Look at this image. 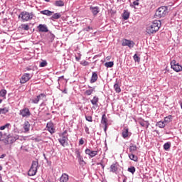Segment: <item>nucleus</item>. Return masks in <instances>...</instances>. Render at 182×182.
Instances as JSON below:
<instances>
[{"mask_svg": "<svg viewBox=\"0 0 182 182\" xmlns=\"http://www.w3.org/2000/svg\"><path fill=\"white\" fill-rule=\"evenodd\" d=\"M161 27V21L160 20H154L151 24L146 27V32L149 35L156 33Z\"/></svg>", "mask_w": 182, "mask_h": 182, "instance_id": "nucleus-1", "label": "nucleus"}, {"mask_svg": "<svg viewBox=\"0 0 182 182\" xmlns=\"http://www.w3.org/2000/svg\"><path fill=\"white\" fill-rule=\"evenodd\" d=\"M33 16V12L23 11L20 14L18 18H21L23 22H28V21H32Z\"/></svg>", "mask_w": 182, "mask_h": 182, "instance_id": "nucleus-2", "label": "nucleus"}, {"mask_svg": "<svg viewBox=\"0 0 182 182\" xmlns=\"http://www.w3.org/2000/svg\"><path fill=\"white\" fill-rule=\"evenodd\" d=\"M60 139H58V141L60 144L63 146V147H66L68 146V131H64L63 133L59 134Z\"/></svg>", "mask_w": 182, "mask_h": 182, "instance_id": "nucleus-3", "label": "nucleus"}, {"mask_svg": "<svg viewBox=\"0 0 182 182\" xmlns=\"http://www.w3.org/2000/svg\"><path fill=\"white\" fill-rule=\"evenodd\" d=\"M39 166V163L36 161H33L31 166L28 171V176L32 177L33 176H36V173H38V167Z\"/></svg>", "mask_w": 182, "mask_h": 182, "instance_id": "nucleus-4", "label": "nucleus"}, {"mask_svg": "<svg viewBox=\"0 0 182 182\" xmlns=\"http://www.w3.org/2000/svg\"><path fill=\"white\" fill-rule=\"evenodd\" d=\"M168 8L167 6L159 7L156 11V16L158 18H164L167 15Z\"/></svg>", "mask_w": 182, "mask_h": 182, "instance_id": "nucleus-5", "label": "nucleus"}, {"mask_svg": "<svg viewBox=\"0 0 182 182\" xmlns=\"http://www.w3.org/2000/svg\"><path fill=\"white\" fill-rule=\"evenodd\" d=\"M43 99H46V95L41 93L36 97H34L30 100V102L33 105H38L40 100H43Z\"/></svg>", "mask_w": 182, "mask_h": 182, "instance_id": "nucleus-6", "label": "nucleus"}, {"mask_svg": "<svg viewBox=\"0 0 182 182\" xmlns=\"http://www.w3.org/2000/svg\"><path fill=\"white\" fill-rule=\"evenodd\" d=\"M171 68L175 72H181L182 70V66L180 64H178V63H176V60H173L171 62Z\"/></svg>", "mask_w": 182, "mask_h": 182, "instance_id": "nucleus-7", "label": "nucleus"}, {"mask_svg": "<svg viewBox=\"0 0 182 182\" xmlns=\"http://www.w3.org/2000/svg\"><path fill=\"white\" fill-rule=\"evenodd\" d=\"M31 111L29 110L28 108H23L19 111V115L21 116L22 117H26V119H28V117H31Z\"/></svg>", "mask_w": 182, "mask_h": 182, "instance_id": "nucleus-8", "label": "nucleus"}, {"mask_svg": "<svg viewBox=\"0 0 182 182\" xmlns=\"http://www.w3.org/2000/svg\"><path fill=\"white\" fill-rule=\"evenodd\" d=\"M85 154L91 157V159H93V157H95V156H97V154L99 153V151H92L90 149L87 148L85 151Z\"/></svg>", "mask_w": 182, "mask_h": 182, "instance_id": "nucleus-9", "label": "nucleus"}, {"mask_svg": "<svg viewBox=\"0 0 182 182\" xmlns=\"http://www.w3.org/2000/svg\"><path fill=\"white\" fill-rule=\"evenodd\" d=\"M122 46H128L130 49L134 48V43L130 40L124 39L122 43Z\"/></svg>", "mask_w": 182, "mask_h": 182, "instance_id": "nucleus-10", "label": "nucleus"}, {"mask_svg": "<svg viewBox=\"0 0 182 182\" xmlns=\"http://www.w3.org/2000/svg\"><path fill=\"white\" fill-rule=\"evenodd\" d=\"M32 77L31 74L29 73H25L22 75L21 79L20 80V83L24 84L26 83V82H28V80Z\"/></svg>", "mask_w": 182, "mask_h": 182, "instance_id": "nucleus-11", "label": "nucleus"}, {"mask_svg": "<svg viewBox=\"0 0 182 182\" xmlns=\"http://www.w3.org/2000/svg\"><path fill=\"white\" fill-rule=\"evenodd\" d=\"M46 127H47V130H48L50 134H53V133H55V126L53 125V122H48Z\"/></svg>", "mask_w": 182, "mask_h": 182, "instance_id": "nucleus-12", "label": "nucleus"}, {"mask_svg": "<svg viewBox=\"0 0 182 182\" xmlns=\"http://www.w3.org/2000/svg\"><path fill=\"white\" fill-rule=\"evenodd\" d=\"M122 136L123 139H127V137H130L131 134L129 132V128L124 127L123 129Z\"/></svg>", "mask_w": 182, "mask_h": 182, "instance_id": "nucleus-13", "label": "nucleus"}, {"mask_svg": "<svg viewBox=\"0 0 182 182\" xmlns=\"http://www.w3.org/2000/svg\"><path fill=\"white\" fill-rule=\"evenodd\" d=\"M89 90H87L85 92L84 95L85 96H90V95H92V93H93V92H95V87H91V86H88Z\"/></svg>", "mask_w": 182, "mask_h": 182, "instance_id": "nucleus-14", "label": "nucleus"}, {"mask_svg": "<svg viewBox=\"0 0 182 182\" xmlns=\"http://www.w3.org/2000/svg\"><path fill=\"white\" fill-rule=\"evenodd\" d=\"M38 29L39 32H49V29L48 28V26L45 24H40L38 26Z\"/></svg>", "mask_w": 182, "mask_h": 182, "instance_id": "nucleus-15", "label": "nucleus"}, {"mask_svg": "<svg viewBox=\"0 0 182 182\" xmlns=\"http://www.w3.org/2000/svg\"><path fill=\"white\" fill-rule=\"evenodd\" d=\"M19 139L18 135H9L8 137V141L9 143H15L16 140Z\"/></svg>", "mask_w": 182, "mask_h": 182, "instance_id": "nucleus-16", "label": "nucleus"}, {"mask_svg": "<svg viewBox=\"0 0 182 182\" xmlns=\"http://www.w3.org/2000/svg\"><path fill=\"white\" fill-rule=\"evenodd\" d=\"M90 11H91L92 14L96 16L99 12H100V9L98 6H90Z\"/></svg>", "mask_w": 182, "mask_h": 182, "instance_id": "nucleus-17", "label": "nucleus"}, {"mask_svg": "<svg viewBox=\"0 0 182 182\" xmlns=\"http://www.w3.org/2000/svg\"><path fill=\"white\" fill-rule=\"evenodd\" d=\"M23 128L24 129V133H28L31 129V124L29 122L26 121L23 124Z\"/></svg>", "mask_w": 182, "mask_h": 182, "instance_id": "nucleus-18", "label": "nucleus"}, {"mask_svg": "<svg viewBox=\"0 0 182 182\" xmlns=\"http://www.w3.org/2000/svg\"><path fill=\"white\" fill-rule=\"evenodd\" d=\"M101 123L102 124H105V132H106L107 127V118L106 117V114H102Z\"/></svg>", "mask_w": 182, "mask_h": 182, "instance_id": "nucleus-19", "label": "nucleus"}, {"mask_svg": "<svg viewBox=\"0 0 182 182\" xmlns=\"http://www.w3.org/2000/svg\"><path fill=\"white\" fill-rule=\"evenodd\" d=\"M140 126L142 127H146V129L149 128V126H150V123H149V121H144V119H141L139 122Z\"/></svg>", "mask_w": 182, "mask_h": 182, "instance_id": "nucleus-20", "label": "nucleus"}, {"mask_svg": "<svg viewBox=\"0 0 182 182\" xmlns=\"http://www.w3.org/2000/svg\"><path fill=\"white\" fill-rule=\"evenodd\" d=\"M69 181V175L66 173H63L60 178V182H68Z\"/></svg>", "mask_w": 182, "mask_h": 182, "instance_id": "nucleus-21", "label": "nucleus"}, {"mask_svg": "<svg viewBox=\"0 0 182 182\" xmlns=\"http://www.w3.org/2000/svg\"><path fill=\"white\" fill-rule=\"evenodd\" d=\"M53 5L54 6H58V7L65 6V1L62 0H57L54 2Z\"/></svg>", "mask_w": 182, "mask_h": 182, "instance_id": "nucleus-22", "label": "nucleus"}, {"mask_svg": "<svg viewBox=\"0 0 182 182\" xmlns=\"http://www.w3.org/2000/svg\"><path fill=\"white\" fill-rule=\"evenodd\" d=\"M122 18L124 19V21H127L129 18H130V12L127 10H124V13L122 14Z\"/></svg>", "mask_w": 182, "mask_h": 182, "instance_id": "nucleus-23", "label": "nucleus"}, {"mask_svg": "<svg viewBox=\"0 0 182 182\" xmlns=\"http://www.w3.org/2000/svg\"><path fill=\"white\" fill-rule=\"evenodd\" d=\"M156 126L159 129H164L166 125L164 121H159L158 122H156Z\"/></svg>", "mask_w": 182, "mask_h": 182, "instance_id": "nucleus-24", "label": "nucleus"}, {"mask_svg": "<svg viewBox=\"0 0 182 182\" xmlns=\"http://www.w3.org/2000/svg\"><path fill=\"white\" fill-rule=\"evenodd\" d=\"M172 120H173V116L168 115V117H166L164 118V122L167 126V124H168V123H171Z\"/></svg>", "mask_w": 182, "mask_h": 182, "instance_id": "nucleus-25", "label": "nucleus"}, {"mask_svg": "<svg viewBox=\"0 0 182 182\" xmlns=\"http://www.w3.org/2000/svg\"><path fill=\"white\" fill-rule=\"evenodd\" d=\"M40 14H41V15H46V16H52V14H53V11L49 10H43L40 11Z\"/></svg>", "mask_w": 182, "mask_h": 182, "instance_id": "nucleus-26", "label": "nucleus"}, {"mask_svg": "<svg viewBox=\"0 0 182 182\" xmlns=\"http://www.w3.org/2000/svg\"><path fill=\"white\" fill-rule=\"evenodd\" d=\"M97 73L96 72H93L90 79V83H95V82L97 80Z\"/></svg>", "mask_w": 182, "mask_h": 182, "instance_id": "nucleus-27", "label": "nucleus"}, {"mask_svg": "<svg viewBox=\"0 0 182 182\" xmlns=\"http://www.w3.org/2000/svg\"><path fill=\"white\" fill-rule=\"evenodd\" d=\"M129 158L130 160H132V161L137 162L139 161V158L137 156L134 155V154H129Z\"/></svg>", "mask_w": 182, "mask_h": 182, "instance_id": "nucleus-28", "label": "nucleus"}, {"mask_svg": "<svg viewBox=\"0 0 182 182\" xmlns=\"http://www.w3.org/2000/svg\"><path fill=\"white\" fill-rule=\"evenodd\" d=\"M140 0H135L133 1L132 4H130L131 8H134V9H137L136 6H139L140 5Z\"/></svg>", "mask_w": 182, "mask_h": 182, "instance_id": "nucleus-29", "label": "nucleus"}, {"mask_svg": "<svg viewBox=\"0 0 182 182\" xmlns=\"http://www.w3.org/2000/svg\"><path fill=\"white\" fill-rule=\"evenodd\" d=\"M137 151V146L131 144V145L129 146V151L131 152V154H134V151Z\"/></svg>", "mask_w": 182, "mask_h": 182, "instance_id": "nucleus-30", "label": "nucleus"}, {"mask_svg": "<svg viewBox=\"0 0 182 182\" xmlns=\"http://www.w3.org/2000/svg\"><path fill=\"white\" fill-rule=\"evenodd\" d=\"M114 89L116 93H120V92H122V89L120 88V86L119 85L118 83H115L114 85Z\"/></svg>", "mask_w": 182, "mask_h": 182, "instance_id": "nucleus-31", "label": "nucleus"}, {"mask_svg": "<svg viewBox=\"0 0 182 182\" xmlns=\"http://www.w3.org/2000/svg\"><path fill=\"white\" fill-rule=\"evenodd\" d=\"M62 16V14L60 13H55L51 16L52 21H54V19H59Z\"/></svg>", "mask_w": 182, "mask_h": 182, "instance_id": "nucleus-32", "label": "nucleus"}, {"mask_svg": "<svg viewBox=\"0 0 182 182\" xmlns=\"http://www.w3.org/2000/svg\"><path fill=\"white\" fill-rule=\"evenodd\" d=\"M99 102V97L95 96L93 99L91 100L92 105L94 106H97V102Z\"/></svg>", "mask_w": 182, "mask_h": 182, "instance_id": "nucleus-33", "label": "nucleus"}, {"mask_svg": "<svg viewBox=\"0 0 182 182\" xmlns=\"http://www.w3.org/2000/svg\"><path fill=\"white\" fill-rule=\"evenodd\" d=\"M9 112V109L7 107L0 108V114H6Z\"/></svg>", "mask_w": 182, "mask_h": 182, "instance_id": "nucleus-34", "label": "nucleus"}, {"mask_svg": "<svg viewBox=\"0 0 182 182\" xmlns=\"http://www.w3.org/2000/svg\"><path fill=\"white\" fill-rule=\"evenodd\" d=\"M5 129H11V124L6 123V124L0 127V130H5Z\"/></svg>", "mask_w": 182, "mask_h": 182, "instance_id": "nucleus-35", "label": "nucleus"}, {"mask_svg": "<svg viewBox=\"0 0 182 182\" xmlns=\"http://www.w3.org/2000/svg\"><path fill=\"white\" fill-rule=\"evenodd\" d=\"M110 171L112 173H116V171H117V166H116V164L111 165Z\"/></svg>", "mask_w": 182, "mask_h": 182, "instance_id": "nucleus-36", "label": "nucleus"}, {"mask_svg": "<svg viewBox=\"0 0 182 182\" xmlns=\"http://www.w3.org/2000/svg\"><path fill=\"white\" fill-rule=\"evenodd\" d=\"M6 96V90H1L0 91V97H4V99H5Z\"/></svg>", "mask_w": 182, "mask_h": 182, "instance_id": "nucleus-37", "label": "nucleus"}, {"mask_svg": "<svg viewBox=\"0 0 182 182\" xmlns=\"http://www.w3.org/2000/svg\"><path fill=\"white\" fill-rule=\"evenodd\" d=\"M114 65V63L113 61H109L107 63H105V66H106L107 68H113Z\"/></svg>", "mask_w": 182, "mask_h": 182, "instance_id": "nucleus-38", "label": "nucleus"}, {"mask_svg": "<svg viewBox=\"0 0 182 182\" xmlns=\"http://www.w3.org/2000/svg\"><path fill=\"white\" fill-rule=\"evenodd\" d=\"M171 144L170 142H166L164 144V149L167 151L170 149Z\"/></svg>", "mask_w": 182, "mask_h": 182, "instance_id": "nucleus-39", "label": "nucleus"}, {"mask_svg": "<svg viewBox=\"0 0 182 182\" xmlns=\"http://www.w3.org/2000/svg\"><path fill=\"white\" fill-rule=\"evenodd\" d=\"M128 171L129 173H132V174H133L134 173H136V168L134 166H131L128 168Z\"/></svg>", "mask_w": 182, "mask_h": 182, "instance_id": "nucleus-40", "label": "nucleus"}, {"mask_svg": "<svg viewBox=\"0 0 182 182\" xmlns=\"http://www.w3.org/2000/svg\"><path fill=\"white\" fill-rule=\"evenodd\" d=\"M21 29H23V31H28L29 29V25L28 24H21Z\"/></svg>", "mask_w": 182, "mask_h": 182, "instance_id": "nucleus-41", "label": "nucleus"}, {"mask_svg": "<svg viewBox=\"0 0 182 182\" xmlns=\"http://www.w3.org/2000/svg\"><path fill=\"white\" fill-rule=\"evenodd\" d=\"M133 58H134V62H137L138 63H140V57H139L137 54H134Z\"/></svg>", "mask_w": 182, "mask_h": 182, "instance_id": "nucleus-42", "label": "nucleus"}, {"mask_svg": "<svg viewBox=\"0 0 182 182\" xmlns=\"http://www.w3.org/2000/svg\"><path fill=\"white\" fill-rule=\"evenodd\" d=\"M45 66H48V62L46 60H43L40 63V68H45Z\"/></svg>", "mask_w": 182, "mask_h": 182, "instance_id": "nucleus-43", "label": "nucleus"}, {"mask_svg": "<svg viewBox=\"0 0 182 182\" xmlns=\"http://www.w3.org/2000/svg\"><path fill=\"white\" fill-rule=\"evenodd\" d=\"M75 154L77 159H79L80 157H82V156L80 155V151H79L78 149L75 150Z\"/></svg>", "mask_w": 182, "mask_h": 182, "instance_id": "nucleus-44", "label": "nucleus"}, {"mask_svg": "<svg viewBox=\"0 0 182 182\" xmlns=\"http://www.w3.org/2000/svg\"><path fill=\"white\" fill-rule=\"evenodd\" d=\"M77 159L80 164H83V163H85V160H83V156H80V158H77Z\"/></svg>", "mask_w": 182, "mask_h": 182, "instance_id": "nucleus-45", "label": "nucleus"}, {"mask_svg": "<svg viewBox=\"0 0 182 182\" xmlns=\"http://www.w3.org/2000/svg\"><path fill=\"white\" fill-rule=\"evenodd\" d=\"M85 119L87 122H93V119H92V116H85Z\"/></svg>", "mask_w": 182, "mask_h": 182, "instance_id": "nucleus-46", "label": "nucleus"}, {"mask_svg": "<svg viewBox=\"0 0 182 182\" xmlns=\"http://www.w3.org/2000/svg\"><path fill=\"white\" fill-rule=\"evenodd\" d=\"M82 144H85V141L83 140V138H81L79 141V146H82Z\"/></svg>", "mask_w": 182, "mask_h": 182, "instance_id": "nucleus-47", "label": "nucleus"}, {"mask_svg": "<svg viewBox=\"0 0 182 182\" xmlns=\"http://www.w3.org/2000/svg\"><path fill=\"white\" fill-rule=\"evenodd\" d=\"M81 65H82V66H87V65H89V62L86 60L82 61Z\"/></svg>", "mask_w": 182, "mask_h": 182, "instance_id": "nucleus-48", "label": "nucleus"}, {"mask_svg": "<svg viewBox=\"0 0 182 182\" xmlns=\"http://www.w3.org/2000/svg\"><path fill=\"white\" fill-rule=\"evenodd\" d=\"M84 129H85V133H87V134H90V132H89V127L85 126Z\"/></svg>", "mask_w": 182, "mask_h": 182, "instance_id": "nucleus-49", "label": "nucleus"}, {"mask_svg": "<svg viewBox=\"0 0 182 182\" xmlns=\"http://www.w3.org/2000/svg\"><path fill=\"white\" fill-rule=\"evenodd\" d=\"M76 60L79 61L80 60V56L75 57Z\"/></svg>", "mask_w": 182, "mask_h": 182, "instance_id": "nucleus-50", "label": "nucleus"}, {"mask_svg": "<svg viewBox=\"0 0 182 182\" xmlns=\"http://www.w3.org/2000/svg\"><path fill=\"white\" fill-rule=\"evenodd\" d=\"M5 154H2V155H1V156H0V159H4V158H5Z\"/></svg>", "mask_w": 182, "mask_h": 182, "instance_id": "nucleus-51", "label": "nucleus"}, {"mask_svg": "<svg viewBox=\"0 0 182 182\" xmlns=\"http://www.w3.org/2000/svg\"><path fill=\"white\" fill-rule=\"evenodd\" d=\"M127 177H125L124 179H123V181L122 182H127Z\"/></svg>", "mask_w": 182, "mask_h": 182, "instance_id": "nucleus-52", "label": "nucleus"}, {"mask_svg": "<svg viewBox=\"0 0 182 182\" xmlns=\"http://www.w3.org/2000/svg\"><path fill=\"white\" fill-rule=\"evenodd\" d=\"M90 29H92V28H90V26H88L87 28H86V31H89V30H90Z\"/></svg>", "mask_w": 182, "mask_h": 182, "instance_id": "nucleus-53", "label": "nucleus"}, {"mask_svg": "<svg viewBox=\"0 0 182 182\" xmlns=\"http://www.w3.org/2000/svg\"><path fill=\"white\" fill-rule=\"evenodd\" d=\"M43 157H44L45 160H48V159H46V154H43Z\"/></svg>", "mask_w": 182, "mask_h": 182, "instance_id": "nucleus-54", "label": "nucleus"}, {"mask_svg": "<svg viewBox=\"0 0 182 182\" xmlns=\"http://www.w3.org/2000/svg\"><path fill=\"white\" fill-rule=\"evenodd\" d=\"M50 36L51 38H55V35H53V33L50 34Z\"/></svg>", "mask_w": 182, "mask_h": 182, "instance_id": "nucleus-55", "label": "nucleus"}, {"mask_svg": "<svg viewBox=\"0 0 182 182\" xmlns=\"http://www.w3.org/2000/svg\"><path fill=\"white\" fill-rule=\"evenodd\" d=\"M100 166H102V168H105V166L102 164H100Z\"/></svg>", "mask_w": 182, "mask_h": 182, "instance_id": "nucleus-56", "label": "nucleus"}, {"mask_svg": "<svg viewBox=\"0 0 182 182\" xmlns=\"http://www.w3.org/2000/svg\"><path fill=\"white\" fill-rule=\"evenodd\" d=\"M46 182H53V181H50V179H48Z\"/></svg>", "mask_w": 182, "mask_h": 182, "instance_id": "nucleus-57", "label": "nucleus"}, {"mask_svg": "<svg viewBox=\"0 0 182 182\" xmlns=\"http://www.w3.org/2000/svg\"><path fill=\"white\" fill-rule=\"evenodd\" d=\"M0 182H2V176H0Z\"/></svg>", "mask_w": 182, "mask_h": 182, "instance_id": "nucleus-58", "label": "nucleus"}, {"mask_svg": "<svg viewBox=\"0 0 182 182\" xmlns=\"http://www.w3.org/2000/svg\"><path fill=\"white\" fill-rule=\"evenodd\" d=\"M45 2H50V0H44Z\"/></svg>", "mask_w": 182, "mask_h": 182, "instance_id": "nucleus-59", "label": "nucleus"}, {"mask_svg": "<svg viewBox=\"0 0 182 182\" xmlns=\"http://www.w3.org/2000/svg\"><path fill=\"white\" fill-rule=\"evenodd\" d=\"M2 170V166L0 165V171Z\"/></svg>", "mask_w": 182, "mask_h": 182, "instance_id": "nucleus-60", "label": "nucleus"}, {"mask_svg": "<svg viewBox=\"0 0 182 182\" xmlns=\"http://www.w3.org/2000/svg\"><path fill=\"white\" fill-rule=\"evenodd\" d=\"M1 103H2V100H0V105H1Z\"/></svg>", "mask_w": 182, "mask_h": 182, "instance_id": "nucleus-61", "label": "nucleus"}, {"mask_svg": "<svg viewBox=\"0 0 182 182\" xmlns=\"http://www.w3.org/2000/svg\"><path fill=\"white\" fill-rule=\"evenodd\" d=\"M107 60H109V57H107Z\"/></svg>", "mask_w": 182, "mask_h": 182, "instance_id": "nucleus-62", "label": "nucleus"}, {"mask_svg": "<svg viewBox=\"0 0 182 182\" xmlns=\"http://www.w3.org/2000/svg\"><path fill=\"white\" fill-rule=\"evenodd\" d=\"M107 60H109V57H107Z\"/></svg>", "mask_w": 182, "mask_h": 182, "instance_id": "nucleus-63", "label": "nucleus"}, {"mask_svg": "<svg viewBox=\"0 0 182 182\" xmlns=\"http://www.w3.org/2000/svg\"><path fill=\"white\" fill-rule=\"evenodd\" d=\"M107 60H109V57H107Z\"/></svg>", "mask_w": 182, "mask_h": 182, "instance_id": "nucleus-64", "label": "nucleus"}]
</instances>
